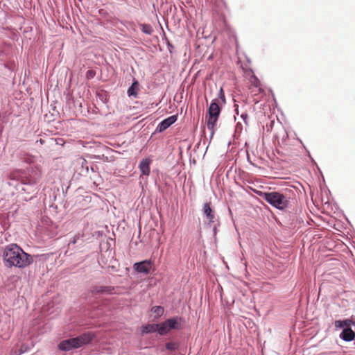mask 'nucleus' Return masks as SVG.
Segmentation results:
<instances>
[{
	"instance_id": "obj_11",
	"label": "nucleus",
	"mask_w": 355,
	"mask_h": 355,
	"mask_svg": "<svg viewBox=\"0 0 355 355\" xmlns=\"http://www.w3.org/2000/svg\"><path fill=\"white\" fill-rule=\"evenodd\" d=\"M140 89V85L139 82L136 80H134L132 85L128 89V95L129 96H134L135 98L137 97L139 91Z\"/></svg>"
},
{
	"instance_id": "obj_6",
	"label": "nucleus",
	"mask_w": 355,
	"mask_h": 355,
	"mask_svg": "<svg viewBox=\"0 0 355 355\" xmlns=\"http://www.w3.org/2000/svg\"><path fill=\"white\" fill-rule=\"evenodd\" d=\"M340 338L345 341H352L355 338V332L352 329V326L344 328L340 335Z\"/></svg>"
},
{
	"instance_id": "obj_24",
	"label": "nucleus",
	"mask_w": 355,
	"mask_h": 355,
	"mask_svg": "<svg viewBox=\"0 0 355 355\" xmlns=\"http://www.w3.org/2000/svg\"><path fill=\"white\" fill-rule=\"evenodd\" d=\"M166 347H167V349H171V345L170 344H167Z\"/></svg>"
},
{
	"instance_id": "obj_21",
	"label": "nucleus",
	"mask_w": 355,
	"mask_h": 355,
	"mask_svg": "<svg viewBox=\"0 0 355 355\" xmlns=\"http://www.w3.org/2000/svg\"><path fill=\"white\" fill-rule=\"evenodd\" d=\"M143 31L146 33L150 34V33H151L150 26H144L143 28Z\"/></svg>"
},
{
	"instance_id": "obj_1",
	"label": "nucleus",
	"mask_w": 355,
	"mask_h": 355,
	"mask_svg": "<svg viewBox=\"0 0 355 355\" xmlns=\"http://www.w3.org/2000/svg\"><path fill=\"white\" fill-rule=\"evenodd\" d=\"M3 260L7 267L24 268L33 262L32 257L17 244H9L3 250Z\"/></svg>"
},
{
	"instance_id": "obj_9",
	"label": "nucleus",
	"mask_w": 355,
	"mask_h": 355,
	"mask_svg": "<svg viewBox=\"0 0 355 355\" xmlns=\"http://www.w3.org/2000/svg\"><path fill=\"white\" fill-rule=\"evenodd\" d=\"M152 160L149 158L144 159L141 161L139 168L144 175H149L150 174V165Z\"/></svg>"
},
{
	"instance_id": "obj_4",
	"label": "nucleus",
	"mask_w": 355,
	"mask_h": 355,
	"mask_svg": "<svg viewBox=\"0 0 355 355\" xmlns=\"http://www.w3.org/2000/svg\"><path fill=\"white\" fill-rule=\"evenodd\" d=\"M220 113V101L218 98L214 99L208 109L207 125L211 130V135L214 133L215 127Z\"/></svg>"
},
{
	"instance_id": "obj_15",
	"label": "nucleus",
	"mask_w": 355,
	"mask_h": 355,
	"mask_svg": "<svg viewBox=\"0 0 355 355\" xmlns=\"http://www.w3.org/2000/svg\"><path fill=\"white\" fill-rule=\"evenodd\" d=\"M178 320L175 318H170L165 321V325L169 328V329H178Z\"/></svg>"
},
{
	"instance_id": "obj_3",
	"label": "nucleus",
	"mask_w": 355,
	"mask_h": 355,
	"mask_svg": "<svg viewBox=\"0 0 355 355\" xmlns=\"http://www.w3.org/2000/svg\"><path fill=\"white\" fill-rule=\"evenodd\" d=\"M263 198L272 206L279 209H284L289 204L288 198L283 193L277 191L266 192Z\"/></svg>"
},
{
	"instance_id": "obj_20",
	"label": "nucleus",
	"mask_w": 355,
	"mask_h": 355,
	"mask_svg": "<svg viewBox=\"0 0 355 355\" xmlns=\"http://www.w3.org/2000/svg\"><path fill=\"white\" fill-rule=\"evenodd\" d=\"M96 73L93 70H89L87 71L86 77L88 79L92 78L94 77Z\"/></svg>"
},
{
	"instance_id": "obj_13",
	"label": "nucleus",
	"mask_w": 355,
	"mask_h": 355,
	"mask_svg": "<svg viewBox=\"0 0 355 355\" xmlns=\"http://www.w3.org/2000/svg\"><path fill=\"white\" fill-rule=\"evenodd\" d=\"M334 325L336 328H346L349 326L355 325V322L352 319H346L344 320H336Z\"/></svg>"
},
{
	"instance_id": "obj_18",
	"label": "nucleus",
	"mask_w": 355,
	"mask_h": 355,
	"mask_svg": "<svg viewBox=\"0 0 355 355\" xmlns=\"http://www.w3.org/2000/svg\"><path fill=\"white\" fill-rule=\"evenodd\" d=\"M218 98H220V104H225V93L222 87L220 88V90L218 92Z\"/></svg>"
},
{
	"instance_id": "obj_10",
	"label": "nucleus",
	"mask_w": 355,
	"mask_h": 355,
	"mask_svg": "<svg viewBox=\"0 0 355 355\" xmlns=\"http://www.w3.org/2000/svg\"><path fill=\"white\" fill-rule=\"evenodd\" d=\"M203 212L206 215L207 218L208 220V223L211 225L214 223L215 216L213 213V211L210 207L209 203H205L203 206Z\"/></svg>"
},
{
	"instance_id": "obj_17",
	"label": "nucleus",
	"mask_w": 355,
	"mask_h": 355,
	"mask_svg": "<svg viewBox=\"0 0 355 355\" xmlns=\"http://www.w3.org/2000/svg\"><path fill=\"white\" fill-rule=\"evenodd\" d=\"M152 311L155 313L156 317H159L163 314L164 309L160 306H155L152 308Z\"/></svg>"
},
{
	"instance_id": "obj_7",
	"label": "nucleus",
	"mask_w": 355,
	"mask_h": 355,
	"mask_svg": "<svg viewBox=\"0 0 355 355\" xmlns=\"http://www.w3.org/2000/svg\"><path fill=\"white\" fill-rule=\"evenodd\" d=\"M177 120V116L173 115L163 120L158 125L157 129L159 132L166 130L169 126L174 123Z\"/></svg>"
},
{
	"instance_id": "obj_22",
	"label": "nucleus",
	"mask_w": 355,
	"mask_h": 355,
	"mask_svg": "<svg viewBox=\"0 0 355 355\" xmlns=\"http://www.w3.org/2000/svg\"><path fill=\"white\" fill-rule=\"evenodd\" d=\"M79 239V235H76L73 236V240L71 241V243L76 244L77 242V240Z\"/></svg>"
},
{
	"instance_id": "obj_23",
	"label": "nucleus",
	"mask_w": 355,
	"mask_h": 355,
	"mask_svg": "<svg viewBox=\"0 0 355 355\" xmlns=\"http://www.w3.org/2000/svg\"><path fill=\"white\" fill-rule=\"evenodd\" d=\"M241 117L243 119L244 121L246 122V119L248 118V116L247 114H242Z\"/></svg>"
},
{
	"instance_id": "obj_25",
	"label": "nucleus",
	"mask_w": 355,
	"mask_h": 355,
	"mask_svg": "<svg viewBox=\"0 0 355 355\" xmlns=\"http://www.w3.org/2000/svg\"><path fill=\"white\" fill-rule=\"evenodd\" d=\"M40 144H42L44 143V141H43L42 139H40Z\"/></svg>"
},
{
	"instance_id": "obj_16",
	"label": "nucleus",
	"mask_w": 355,
	"mask_h": 355,
	"mask_svg": "<svg viewBox=\"0 0 355 355\" xmlns=\"http://www.w3.org/2000/svg\"><path fill=\"white\" fill-rule=\"evenodd\" d=\"M157 330L158 331L159 334L161 335H165L170 331V329L167 327V325H165V322L160 324H158V327L157 328Z\"/></svg>"
},
{
	"instance_id": "obj_14",
	"label": "nucleus",
	"mask_w": 355,
	"mask_h": 355,
	"mask_svg": "<svg viewBox=\"0 0 355 355\" xmlns=\"http://www.w3.org/2000/svg\"><path fill=\"white\" fill-rule=\"evenodd\" d=\"M157 327L158 324H147L142 327L141 332L142 334L153 332L157 331Z\"/></svg>"
},
{
	"instance_id": "obj_19",
	"label": "nucleus",
	"mask_w": 355,
	"mask_h": 355,
	"mask_svg": "<svg viewBox=\"0 0 355 355\" xmlns=\"http://www.w3.org/2000/svg\"><path fill=\"white\" fill-rule=\"evenodd\" d=\"M252 85L254 86V87L256 89H257V91L259 92H263V89L261 87L260 82H259V80L257 78H254V81H252Z\"/></svg>"
},
{
	"instance_id": "obj_26",
	"label": "nucleus",
	"mask_w": 355,
	"mask_h": 355,
	"mask_svg": "<svg viewBox=\"0 0 355 355\" xmlns=\"http://www.w3.org/2000/svg\"><path fill=\"white\" fill-rule=\"evenodd\" d=\"M20 354H17L16 352H15V354L13 355H19Z\"/></svg>"
},
{
	"instance_id": "obj_8",
	"label": "nucleus",
	"mask_w": 355,
	"mask_h": 355,
	"mask_svg": "<svg viewBox=\"0 0 355 355\" xmlns=\"http://www.w3.org/2000/svg\"><path fill=\"white\" fill-rule=\"evenodd\" d=\"M114 290V286H95L92 287L91 292L92 294H98V293H107L112 294Z\"/></svg>"
},
{
	"instance_id": "obj_5",
	"label": "nucleus",
	"mask_w": 355,
	"mask_h": 355,
	"mask_svg": "<svg viewBox=\"0 0 355 355\" xmlns=\"http://www.w3.org/2000/svg\"><path fill=\"white\" fill-rule=\"evenodd\" d=\"M151 268V263L148 261H144L134 264V269L141 273L148 274Z\"/></svg>"
},
{
	"instance_id": "obj_2",
	"label": "nucleus",
	"mask_w": 355,
	"mask_h": 355,
	"mask_svg": "<svg viewBox=\"0 0 355 355\" xmlns=\"http://www.w3.org/2000/svg\"><path fill=\"white\" fill-rule=\"evenodd\" d=\"M94 338V334L86 333L76 338H69L61 341L58 345V348L62 351H69L77 349L91 342Z\"/></svg>"
},
{
	"instance_id": "obj_12",
	"label": "nucleus",
	"mask_w": 355,
	"mask_h": 355,
	"mask_svg": "<svg viewBox=\"0 0 355 355\" xmlns=\"http://www.w3.org/2000/svg\"><path fill=\"white\" fill-rule=\"evenodd\" d=\"M12 178L17 179L24 184H35L38 181L37 178H31L26 176H24L22 175H18L17 176L13 177Z\"/></svg>"
}]
</instances>
